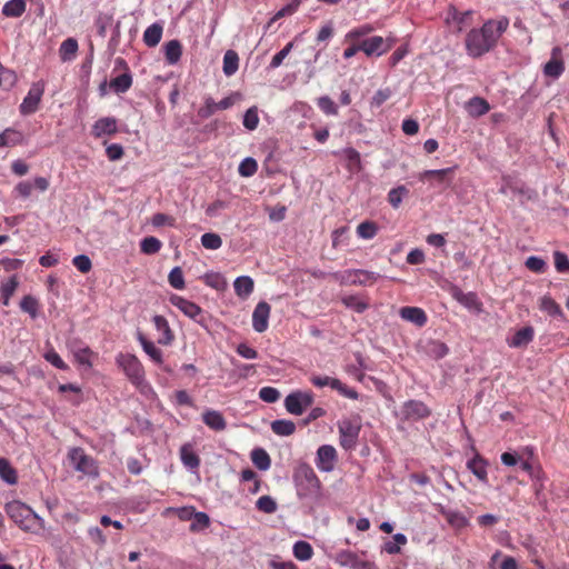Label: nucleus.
<instances>
[{"label":"nucleus","instance_id":"obj_1","mask_svg":"<svg viewBox=\"0 0 569 569\" xmlns=\"http://www.w3.org/2000/svg\"><path fill=\"white\" fill-rule=\"evenodd\" d=\"M508 27L509 19L500 17L486 21L479 29H471L465 39L467 53L472 58H480L491 51Z\"/></svg>","mask_w":569,"mask_h":569},{"label":"nucleus","instance_id":"obj_2","mask_svg":"<svg viewBox=\"0 0 569 569\" xmlns=\"http://www.w3.org/2000/svg\"><path fill=\"white\" fill-rule=\"evenodd\" d=\"M293 481L299 498L318 499L322 485L315 470L307 462H300L293 471Z\"/></svg>","mask_w":569,"mask_h":569},{"label":"nucleus","instance_id":"obj_3","mask_svg":"<svg viewBox=\"0 0 569 569\" xmlns=\"http://www.w3.org/2000/svg\"><path fill=\"white\" fill-rule=\"evenodd\" d=\"M6 511L23 531L39 533L44 529V520L26 503L20 501L9 502L6 506Z\"/></svg>","mask_w":569,"mask_h":569},{"label":"nucleus","instance_id":"obj_4","mask_svg":"<svg viewBox=\"0 0 569 569\" xmlns=\"http://www.w3.org/2000/svg\"><path fill=\"white\" fill-rule=\"evenodd\" d=\"M339 441L345 450H351L357 446L361 430L360 417L346 418L338 422Z\"/></svg>","mask_w":569,"mask_h":569},{"label":"nucleus","instance_id":"obj_5","mask_svg":"<svg viewBox=\"0 0 569 569\" xmlns=\"http://www.w3.org/2000/svg\"><path fill=\"white\" fill-rule=\"evenodd\" d=\"M116 362L133 385L140 386L143 382L144 369L134 355L119 353L116 358Z\"/></svg>","mask_w":569,"mask_h":569},{"label":"nucleus","instance_id":"obj_6","mask_svg":"<svg viewBox=\"0 0 569 569\" xmlns=\"http://www.w3.org/2000/svg\"><path fill=\"white\" fill-rule=\"evenodd\" d=\"M68 458L77 471L90 477H97L99 475L96 460L87 455L82 448L74 447L70 449Z\"/></svg>","mask_w":569,"mask_h":569},{"label":"nucleus","instance_id":"obj_7","mask_svg":"<svg viewBox=\"0 0 569 569\" xmlns=\"http://www.w3.org/2000/svg\"><path fill=\"white\" fill-rule=\"evenodd\" d=\"M313 401L315 396L311 391L297 390L286 397L284 407L289 413L300 416Z\"/></svg>","mask_w":569,"mask_h":569},{"label":"nucleus","instance_id":"obj_8","mask_svg":"<svg viewBox=\"0 0 569 569\" xmlns=\"http://www.w3.org/2000/svg\"><path fill=\"white\" fill-rule=\"evenodd\" d=\"M309 380L317 388L330 387L346 398L352 400H357L359 398V393L355 389L349 388L337 378L312 375Z\"/></svg>","mask_w":569,"mask_h":569},{"label":"nucleus","instance_id":"obj_9","mask_svg":"<svg viewBox=\"0 0 569 569\" xmlns=\"http://www.w3.org/2000/svg\"><path fill=\"white\" fill-rule=\"evenodd\" d=\"M372 31L373 27L370 24H363L348 31L345 36V42L349 46L343 51V58L348 60L356 56L357 52L361 51L359 39L368 36Z\"/></svg>","mask_w":569,"mask_h":569},{"label":"nucleus","instance_id":"obj_10","mask_svg":"<svg viewBox=\"0 0 569 569\" xmlns=\"http://www.w3.org/2000/svg\"><path fill=\"white\" fill-rule=\"evenodd\" d=\"M114 64V70L120 68L123 72L110 80L109 88L117 94L124 93L132 86V74L124 59L117 58Z\"/></svg>","mask_w":569,"mask_h":569},{"label":"nucleus","instance_id":"obj_11","mask_svg":"<svg viewBox=\"0 0 569 569\" xmlns=\"http://www.w3.org/2000/svg\"><path fill=\"white\" fill-rule=\"evenodd\" d=\"M431 410L419 400L406 401L401 407V418L407 421H418L428 418Z\"/></svg>","mask_w":569,"mask_h":569},{"label":"nucleus","instance_id":"obj_12","mask_svg":"<svg viewBox=\"0 0 569 569\" xmlns=\"http://www.w3.org/2000/svg\"><path fill=\"white\" fill-rule=\"evenodd\" d=\"M360 50L367 56L380 57L389 50V46L381 36H373L371 38L359 39Z\"/></svg>","mask_w":569,"mask_h":569},{"label":"nucleus","instance_id":"obj_13","mask_svg":"<svg viewBox=\"0 0 569 569\" xmlns=\"http://www.w3.org/2000/svg\"><path fill=\"white\" fill-rule=\"evenodd\" d=\"M170 303L178 308L188 318L201 323L202 309L194 302L184 299L181 296L172 295L169 299Z\"/></svg>","mask_w":569,"mask_h":569},{"label":"nucleus","instance_id":"obj_14","mask_svg":"<svg viewBox=\"0 0 569 569\" xmlns=\"http://www.w3.org/2000/svg\"><path fill=\"white\" fill-rule=\"evenodd\" d=\"M337 461V451L330 445L320 446L317 450L316 466L320 471L330 472Z\"/></svg>","mask_w":569,"mask_h":569},{"label":"nucleus","instance_id":"obj_15","mask_svg":"<svg viewBox=\"0 0 569 569\" xmlns=\"http://www.w3.org/2000/svg\"><path fill=\"white\" fill-rule=\"evenodd\" d=\"M271 312V307L266 301H260L252 313V327L254 331L262 333L268 329V321Z\"/></svg>","mask_w":569,"mask_h":569},{"label":"nucleus","instance_id":"obj_16","mask_svg":"<svg viewBox=\"0 0 569 569\" xmlns=\"http://www.w3.org/2000/svg\"><path fill=\"white\" fill-rule=\"evenodd\" d=\"M42 94L43 88H41L39 84H33L20 104L21 114L27 116L34 113L38 110Z\"/></svg>","mask_w":569,"mask_h":569},{"label":"nucleus","instance_id":"obj_17","mask_svg":"<svg viewBox=\"0 0 569 569\" xmlns=\"http://www.w3.org/2000/svg\"><path fill=\"white\" fill-rule=\"evenodd\" d=\"M565 71V63L562 60V51L560 47H555L551 50L550 60L543 66V73L547 77L557 79Z\"/></svg>","mask_w":569,"mask_h":569},{"label":"nucleus","instance_id":"obj_18","mask_svg":"<svg viewBox=\"0 0 569 569\" xmlns=\"http://www.w3.org/2000/svg\"><path fill=\"white\" fill-rule=\"evenodd\" d=\"M379 278L378 273L368 270H348L342 276L341 281L349 282L351 284L367 286L372 284Z\"/></svg>","mask_w":569,"mask_h":569},{"label":"nucleus","instance_id":"obj_19","mask_svg":"<svg viewBox=\"0 0 569 569\" xmlns=\"http://www.w3.org/2000/svg\"><path fill=\"white\" fill-rule=\"evenodd\" d=\"M118 131L117 119L113 117H103L98 119L92 126L91 133L94 138L112 136Z\"/></svg>","mask_w":569,"mask_h":569},{"label":"nucleus","instance_id":"obj_20","mask_svg":"<svg viewBox=\"0 0 569 569\" xmlns=\"http://www.w3.org/2000/svg\"><path fill=\"white\" fill-rule=\"evenodd\" d=\"M336 562L342 567L351 569H367L370 563L361 560L357 553L350 550H341L336 555Z\"/></svg>","mask_w":569,"mask_h":569},{"label":"nucleus","instance_id":"obj_21","mask_svg":"<svg viewBox=\"0 0 569 569\" xmlns=\"http://www.w3.org/2000/svg\"><path fill=\"white\" fill-rule=\"evenodd\" d=\"M467 468L481 483L488 485V461L482 456L476 453L472 459L468 460Z\"/></svg>","mask_w":569,"mask_h":569},{"label":"nucleus","instance_id":"obj_22","mask_svg":"<svg viewBox=\"0 0 569 569\" xmlns=\"http://www.w3.org/2000/svg\"><path fill=\"white\" fill-rule=\"evenodd\" d=\"M152 321L157 331L160 333L158 337V343L162 346L171 345L174 339V335L168 320L163 316L157 315L153 317Z\"/></svg>","mask_w":569,"mask_h":569},{"label":"nucleus","instance_id":"obj_23","mask_svg":"<svg viewBox=\"0 0 569 569\" xmlns=\"http://www.w3.org/2000/svg\"><path fill=\"white\" fill-rule=\"evenodd\" d=\"M49 180L44 177H37L33 181V184L30 181H21L19 182L14 190L22 198H28L32 193L33 187L40 191H46L49 188Z\"/></svg>","mask_w":569,"mask_h":569},{"label":"nucleus","instance_id":"obj_24","mask_svg":"<svg viewBox=\"0 0 569 569\" xmlns=\"http://www.w3.org/2000/svg\"><path fill=\"white\" fill-rule=\"evenodd\" d=\"M453 298L463 307L469 310L480 312L482 310V302L479 300L475 292H463L460 289H455Z\"/></svg>","mask_w":569,"mask_h":569},{"label":"nucleus","instance_id":"obj_25","mask_svg":"<svg viewBox=\"0 0 569 569\" xmlns=\"http://www.w3.org/2000/svg\"><path fill=\"white\" fill-rule=\"evenodd\" d=\"M399 313L403 320L412 322L418 327H423L428 321L426 312L418 307H402Z\"/></svg>","mask_w":569,"mask_h":569},{"label":"nucleus","instance_id":"obj_26","mask_svg":"<svg viewBox=\"0 0 569 569\" xmlns=\"http://www.w3.org/2000/svg\"><path fill=\"white\" fill-rule=\"evenodd\" d=\"M180 459L183 466L188 469H198L200 466V458L193 450L192 445L184 443L180 448Z\"/></svg>","mask_w":569,"mask_h":569},{"label":"nucleus","instance_id":"obj_27","mask_svg":"<svg viewBox=\"0 0 569 569\" xmlns=\"http://www.w3.org/2000/svg\"><path fill=\"white\" fill-rule=\"evenodd\" d=\"M466 110L473 118L481 117L490 110L489 102L480 97H473L466 103Z\"/></svg>","mask_w":569,"mask_h":569},{"label":"nucleus","instance_id":"obj_28","mask_svg":"<svg viewBox=\"0 0 569 569\" xmlns=\"http://www.w3.org/2000/svg\"><path fill=\"white\" fill-rule=\"evenodd\" d=\"M163 27L159 22L149 26L143 32V42L147 47L153 48L161 41Z\"/></svg>","mask_w":569,"mask_h":569},{"label":"nucleus","instance_id":"obj_29","mask_svg":"<svg viewBox=\"0 0 569 569\" xmlns=\"http://www.w3.org/2000/svg\"><path fill=\"white\" fill-rule=\"evenodd\" d=\"M202 420L210 429L214 431H222L227 427V422L223 418V416L216 410H207L202 415Z\"/></svg>","mask_w":569,"mask_h":569},{"label":"nucleus","instance_id":"obj_30","mask_svg":"<svg viewBox=\"0 0 569 569\" xmlns=\"http://www.w3.org/2000/svg\"><path fill=\"white\" fill-rule=\"evenodd\" d=\"M182 56V44L179 40L173 39L164 44V57L168 64L173 66L179 62Z\"/></svg>","mask_w":569,"mask_h":569},{"label":"nucleus","instance_id":"obj_31","mask_svg":"<svg viewBox=\"0 0 569 569\" xmlns=\"http://www.w3.org/2000/svg\"><path fill=\"white\" fill-rule=\"evenodd\" d=\"M78 49V41L74 38L63 40L59 48V57L61 61L67 62L74 60Z\"/></svg>","mask_w":569,"mask_h":569},{"label":"nucleus","instance_id":"obj_32","mask_svg":"<svg viewBox=\"0 0 569 569\" xmlns=\"http://www.w3.org/2000/svg\"><path fill=\"white\" fill-rule=\"evenodd\" d=\"M533 328L530 326L523 327L513 335L509 346L513 348L525 347L533 340Z\"/></svg>","mask_w":569,"mask_h":569},{"label":"nucleus","instance_id":"obj_33","mask_svg":"<svg viewBox=\"0 0 569 569\" xmlns=\"http://www.w3.org/2000/svg\"><path fill=\"white\" fill-rule=\"evenodd\" d=\"M233 287L237 296L242 299H246L252 293L254 282L250 277L241 276L234 280Z\"/></svg>","mask_w":569,"mask_h":569},{"label":"nucleus","instance_id":"obj_34","mask_svg":"<svg viewBox=\"0 0 569 569\" xmlns=\"http://www.w3.org/2000/svg\"><path fill=\"white\" fill-rule=\"evenodd\" d=\"M453 172V168H446V169H439V170H425L423 172L419 173V180L426 181V180H436L438 183H450V180H448V176Z\"/></svg>","mask_w":569,"mask_h":569},{"label":"nucleus","instance_id":"obj_35","mask_svg":"<svg viewBox=\"0 0 569 569\" xmlns=\"http://www.w3.org/2000/svg\"><path fill=\"white\" fill-rule=\"evenodd\" d=\"M440 513L456 529H462L468 526V519L459 511L441 508Z\"/></svg>","mask_w":569,"mask_h":569},{"label":"nucleus","instance_id":"obj_36","mask_svg":"<svg viewBox=\"0 0 569 569\" xmlns=\"http://www.w3.org/2000/svg\"><path fill=\"white\" fill-rule=\"evenodd\" d=\"M345 158L347 160L346 168L349 172L356 173L362 170L360 153L353 148H346L343 150Z\"/></svg>","mask_w":569,"mask_h":569},{"label":"nucleus","instance_id":"obj_37","mask_svg":"<svg viewBox=\"0 0 569 569\" xmlns=\"http://www.w3.org/2000/svg\"><path fill=\"white\" fill-rule=\"evenodd\" d=\"M24 0H10L2 7V14L10 18H19L26 11Z\"/></svg>","mask_w":569,"mask_h":569},{"label":"nucleus","instance_id":"obj_38","mask_svg":"<svg viewBox=\"0 0 569 569\" xmlns=\"http://www.w3.org/2000/svg\"><path fill=\"white\" fill-rule=\"evenodd\" d=\"M19 286L17 276H11L6 282H2L0 292L3 306H9L11 297L14 295Z\"/></svg>","mask_w":569,"mask_h":569},{"label":"nucleus","instance_id":"obj_39","mask_svg":"<svg viewBox=\"0 0 569 569\" xmlns=\"http://www.w3.org/2000/svg\"><path fill=\"white\" fill-rule=\"evenodd\" d=\"M143 351L158 365L162 363V351L149 341L143 335L138 337Z\"/></svg>","mask_w":569,"mask_h":569},{"label":"nucleus","instance_id":"obj_40","mask_svg":"<svg viewBox=\"0 0 569 569\" xmlns=\"http://www.w3.org/2000/svg\"><path fill=\"white\" fill-rule=\"evenodd\" d=\"M239 68V57L233 50H228L223 56V73L228 77L234 74Z\"/></svg>","mask_w":569,"mask_h":569},{"label":"nucleus","instance_id":"obj_41","mask_svg":"<svg viewBox=\"0 0 569 569\" xmlns=\"http://www.w3.org/2000/svg\"><path fill=\"white\" fill-rule=\"evenodd\" d=\"M0 478L9 485H16L18 481L16 469L6 458H0Z\"/></svg>","mask_w":569,"mask_h":569},{"label":"nucleus","instance_id":"obj_42","mask_svg":"<svg viewBox=\"0 0 569 569\" xmlns=\"http://www.w3.org/2000/svg\"><path fill=\"white\" fill-rule=\"evenodd\" d=\"M251 460L260 470H267L271 465V459L268 452L262 448H257L251 451Z\"/></svg>","mask_w":569,"mask_h":569},{"label":"nucleus","instance_id":"obj_43","mask_svg":"<svg viewBox=\"0 0 569 569\" xmlns=\"http://www.w3.org/2000/svg\"><path fill=\"white\" fill-rule=\"evenodd\" d=\"M409 194V189L401 184L396 188H392L388 192V202L393 209H398L402 202L403 197Z\"/></svg>","mask_w":569,"mask_h":569},{"label":"nucleus","instance_id":"obj_44","mask_svg":"<svg viewBox=\"0 0 569 569\" xmlns=\"http://www.w3.org/2000/svg\"><path fill=\"white\" fill-rule=\"evenodd\" d=\"M94 356L96 353L87 346L73 350V357L76 361L87 368H92V358Z\"/></svg>","mask_w":569,"mask_h":569},{"label":"nucleus","instance_id":"obj_45","mask_svg":"<svg viewBox=\"0 0 569 569\" xmlns=\"http://www.w3.org/2000/svg\"><path fill=\"white\" fill-rule=\"evenodd\" d=\"M271 430L278 436H291L296 431V425L291 420H274Z\"/></svg>","mask_w":569,"mask_h":569},{"label":"nucleus","instance_id":"obj_46","mask_svg":"<svg viewBox=\"0 0 569 569\" xmlns=\"http://www.w3.org/2000/svg\"><path fill=\"white\" fill-rule=\"evenodd\" d=\"M341 301L347 308L352 309L353 311H356L358 313H362L363 311H366L369 308L368 302H366L360 297L355 296V295L345 296V297H342Z\"/></svg>","mask_w":569,"mask_h":569},{"label":"nucleus","instance_id":"obj_47","mask_svg":"<svg viewBox=\"0 0 569 569\" xmlns=\"http://www.w3.org/2000/svg\"><path fill=\"white\" fill-rule=\"evenodd\" d=\"M313 549L307 541L300 540L293 545V556L300 561H307L311 559Z\"/></svg>","mask_w":569,"mask_h":569},{"label":"nucleus","instance_id":"obj_48","mask_svg":"<svg viewBox=\"0 0 569 569\" xmlns=\"http://www.w3.org/2000/svg\"><path fill=\"white\" fill-rule=\"evenodd\" d=\"M161 247V241L152 236L143 238L140 242V250L144 254H154L160 251Z\"/></svg>","mask_w":569,"mask_h":569},{"label":"nucleus","instance_id":"obj_49","mask_svg":"<svg viewBox=\"0 0 569 569\" xmlns=\"http://www.w3.org/2000/svg\"><path fill=\"white\" fill-rule=\"evenodd\" d=\"M378 233V226L373 221H363L357 227V234L362 239H372Z\"/></svg>","mask_w":569,"mask_h":569},{"label":"nucleus","instance_id":"obj_50","mask_svg":"<svg viewBox=\"0 0 569 569\" xmlns=\"http://www.w3.org/2000/svg\"><path fill=\"white\" fill-rule=\"evenodd\" d=\"M192 519L193 521L190 525V531L192 532L204 530L210 526V518L206 512L194 511Z\"/></svg>","mask_w":569,"mask_h":569},{"label":"nucleus","instance_id":"obj_51","mask_svg":"<svg viewBox=\"0 0 569 569\" xmlns=\"http://www.w3.org/2000/svg\"><path fill=\"white\" fill-rule=\"evenodd\" d=\"M203 281L207 286L216 290H224L227 287V281L224 277L218 272L206 273L203 277Z\"/></svg>","mask_w":569,"mask_h":569},{"label":"nucleus","instance_id":"obj_52","mask_svg":"<svg viewBox=\"0 0 569 569\" xmlns=\"http://www.w3.org/2000/svg\"><path fill=\"white\" fill-rule=\"evenodd\" d=\"M317 104L319 109L327 116L338 114V107L336 106L335 101L328 96L318 98Z\"/></svg>","mask_w":569,"mask_h":569},{"label":"nucleus","instance_id":"obj_53","mask_svg":"<svg viewBox=\"0 0 569 569\" xmlns=\"http://www.w3.org/2000/svg\"><path fill=\"white\" fill-rule=\"evenodd\" d=\"M258 170V163L253 158H246L239 164L238 171L241 177H252Z\"/></svg>","mask_w":569,"mask_h":569},{"label":"nucleus","instance_id":"obj_54","mask_svg":"<svg viewBox=\"0 0 569 569\" xmlns=\"http://www.w3.org/2000/svg\"><path fill=\"white\" fill-rule=\"evenodd\" d=\"M201 244L209 250H217L222 246V240L219 234L207 232L201 236Z\"/></svg>","mask_w":569,"mask_h":569},{"label":"nucleus","instance_id":"obj_55","mask_svg":"<svg viewBox=\"0 0 569 569\" xmlns=\"http://www.w3.org/2000/svg\"><path fill=\"white\" fill-rule=\"evenodd\" d=\"M20 308L22 311L29 313L31 318H37L39 303L32 296L23 297L20 302Z\"/></svg>","mask_w":569,"mask_h":569},{"label":"nucleus","instance_id":"obj_56","mask_svg":"<svg viewBox=\"0 0 569 569\" xmlns=\"http://www.w3.org/2000/svg\"><path fill=\"white\" fill-rule=\"evenodd\" d=\"M256 507L259 511L264 513H273L277 510V502L270 496H261L257 502Z\"/></svg>","mask_w":569,"mask_h":569},{"label":"nucleus","instance_id":"obj_57","mask_svg":"<svg viewBox=\"0 0 569 569\" xmlns=\"http://www.w3.org/2000/svg\"><path fill=\"white\" fill-rule=\"evenodd\" d=\"M259 124V116H258V108L251 107L249 108L244 116H243V127L248 130H254L257 129Z\"/></svg>","mask_w":569,"mask_h":569},{"label":"nucleus","instance_id":"obj_58","mask_svg":"<svg viewBox=\"0 0 569 569\" xmlns=\"http://www.w3.org/2000/svg\"><path fill=\"white\" fill-rule=\"evenodd\" d=\"M168 281L172 288L178 290L183 289L186 283L182 269L180 267H174L168 276Z\"/></svg>","mask_w":569,"mask_h":569},{"label":"nucleus","instance_id":"obj_59","mask_svg":"<svg viewBox=\"0 0 569 569\" xmlns=\"http://www.w3.org/2000/svg\"><path fill=\"white\" fill-rule=\"evenodd\" d=\"M43 358L57 369H60V370L69 369V366L62 360V358L59 356V353L53 348H50L43 355Z\"/></svg>","mask_w":569,"mask_h":569},{"label":"nucleus","instance_id":"obj_60","mask_svg":"<svg viewBox=\"0 0 569 569\" xmlns=\"http://www.w3.org/2000/svg\"><path fill=\"white\" fill-rule=\"evenodd\" d=\"M472 11L457 12L455 11L452 16L453 22L457 24L458 31H462L465 27L471 24L472 20Z\"/></svg>","mask_w":569,"mask_h":569},{"label":"nucleus","instance_id":"obj_61","mask_svg":"<svg viewBox=\"0 0 569 569\" xmlns=\"http://www.w3.org/2000/svg\"><path fill=\"white\" fill-rule=\"evenodd\" d=\"M525 266L532 272L543 273L547 269V263L543 259L531 256L527 258Z\"/></svg>","mask_w":569,"mask_h":569},{"label":"nucleus","instance_id":"obj_62","mask_svg":"<svg viewBox=\"0 0 569 569\" xmlns=\"http://www.w3.org/2000/svg\"><path fill=\"white\" fill-rule=\"evenodd\" d=\"M293 48V42H288L283 49H281L278 53L273 56V58L270 61L269 67L271 69H276L280 67L284 60V58L288 57V54L291 52Z\"/></svg>","mask_w":569,"mask_h":569},{"label":"nucleus","instance_id":"obj_63","mask_svg":"<svg viewBox=\"0 0 569 569\" xmlns=\"http://www.w3.org/2000/svg\"><path fill=\"white\" fill-rule=\"evenodd\" d=\"M151 223L156 228L163 227V226L174 227L176 219L172 216H169V214H166L162 212H158L152 216Z\"/></svg>","mask_w":569,"mask_h":569},{"label":"nucleus","instance_id":"obj_64","mask_svg":"<svg viewBox=\"0 0 569 569\" xmlns=\"http://www.w3.org/2000/svg\"><path fill=\"white\" fill-rule=\"evenodd\" d=\"M555 267L558 272H569V258L561 251L553 253Z\"/></svg>","mask_w":569,"mask_h":569}]
</instances>
